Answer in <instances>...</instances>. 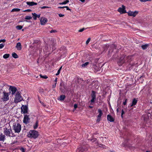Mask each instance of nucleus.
<instances>
[{
    "mask_svg": "<svg viewBox=\"0 0 152 152\" xmlns=\"http://www.w3.org/2000/svg\"><path fill=\"white\" fill-rule=\"evenodd\" d=\"M132 59V56H127L122 57L119 59L118 64L119 66H121L125 62H130Z\"/></svg>",
    "mask_w": 152,
    "mask_h": 152,
    "instance_id": "f257e3e1",
    "label": "nucleus"
},
{
    "mask_svg": "<svg viewBox=\"0 0 152 152\" xmlns=\"http://www.w3.org/2000/svg\"><path fill=\"white\" fill-rule=\"evenodd\" d=\"M38 132L34 130H31L29 131L28 134V137L30 138H33L35 139L38 136Z\"/></svg>",
    "mask_w": 152,
    "mask_h": 152,
    "instance_id": "f03ea898",
    "label": "nucleus"
},
{
    "mask_svg": "<svg viewBox=\"0 0 152 152\" xmlns=\"http://www.w3.org/2000/svg\"><path fill=\"white\" fill-rule=\"evenodd\" d=\"M23 100V98L19 91H17L15 93L14 102L15 103H18Z\"/></svg>",
    "mask_w": 152,
    "mask_h": 152,
    "instance_id": "7ed1b4c3",
    "label": "nucleus"
},
{
    "mask_svg": "<svg viewBox=\"0 0 152 152\" xmlns=\"http://www.w3.org/2000/svg\"><path fill=\"white\" fill-rule=\"evenodd\" d=\"M4 133L5 135L9 137H15V135L13 133L10 127V129H8L6 128L4 131Z\"/></svg>",
    "mask_w": 152,
    "mask_h": 152,
    "instance_id": "20e7f679",
    "label": "nucleus"
},
{
    "mask_svg": "<svg viewBox=\"0 0 152 152\" xmlns=\"http://www.w3.org/2000/svg\"><path fill=\"white\" fill-rule=\"evenodd\" d=\"M13 129L15 133H19L20 132L21 129V126L20 124L18 123H15L13 126Z\"/></svg>",
    "mask_w": 152,
    "mask_h": 152,
    "instance_id": "39448f33",
    "label": "nucleus"
},
{
    "mask_svg": "<svg viewBox=\"0 0 152 152\" xmlns=\"http://www.w3.org/2000/svg\"><path fill=\"white\" fill-rule=\"evenodd\" d=\"M8 94V93H7L5 91H3L2 93V96L1 98V100L4 102L8 100L9 99Z\"/></svg>",
    "mask_w": 152,
    "mask_h": 152,
    "instance_id": "423d86ee",
    "label": "nucleus"
},
{
    "mask_svg": "<svg viewBox=\"0 0 152 152\" xmlns=\"http://www.w3.org/2000/svg\"><path fill=\"white\" fill-rule=\"evenodd\" d=\"M30 118L29 115L26 114L24 115V117L23 120V122L26 124H27L30 122Z\"/></svg>",
    "mask_w": 152,
    "mask_h": 152,
    "instance_id": "0eeeda50",
    "label": "nucleus"
},
{
    "mask_svg": "<svg viewBox=\"0 0 152 152\" xmlns=\"http://www.w3.org/2000/svg\"><path fill=\"white\" fill-rule=\"evenodd\" d=\"M92 93L91 96L92 97V99L90 102H88V104L91 105L93 104L95 99V91H92Z\"/></svg>",
    "mask_w": 152,
    "mask_h": 152,
    "instance_id": "6e6552de",
    "label": "nucleus"
},
{
    "mask_svg": "<svg viewBox=\"0 0 152 152\" xmlns=\"http://www.w3.org/2000/svg\"><path fill=\"white\" fill-rule=\"evenodd\" d=\"M21 113L24 114L28 113V107L26 105H22L21 108Z\"/></svg>",
    "mask_w": 152,
    "mask_h": 152,
    "instance_id": "1a4fd4ad",
    "label": "nucleus"
},
{
    "mask_svg": "<svg viewBox=\"0 0 152 152\" xmlns=\"http://www.w3.org/2000/svg\"><path fill=\"white\" fill-rule=\"evenodd\" d=\"M9 90L10 91L9 93H10L11 92L12 95H14L16 92L17 91V88L15 87L12 86H10Z\"/></svg>",
    "mask_w": 152,
    "mask_h": 152,
    "instance_id": "9d476101",
    "label": "nucleus"
},
{
    "mask_svg": "<svg viewBox=\"0 0 152 152\" xmlns=\"http://www.w3.org/2000/svg\"><path fill=\"white\" fill-rule=\"evenodd\" d=\"M87 150V147L82 145L80 147L77 148V152H83Z\"/></svg>",
    "mask_w": 152,
    "mask_h": 152,
    "instance_id": "9b49d317",
    "label": "nucleus"
},
{
    "mask_svg": "<svg viewBox=\"0 0 152 152\" xmlns=\"http://www.w3.org/2000/svg\"><path fill=\"white\" fill-rule=\"evenodd\" d=\"M127 13L128 15L130 16L135 17L138 14V12L136 11H135L134 12L130 11L128 12Z\"/></svg>",
    "mask_w": 152,
    "mask_h": 152,
    "instance_id": "f8f14e48",
    "label": "nucleus"
},
{
    "mask_svg": "<svg viewBox=\"0 0 152 152\" xmlns=\"http://www.w3.org/2000/svg\"><path fill=\"white\" fill-rule=\"evenodd\" d=\"M125 7L123 5H122V8L120 7L118 9V11L121 13H126L125 10Z\"/></svg>",
    "mask_w": 152,
    "mask_h": 152,
    "instance_id": "ddd939ff",
    "label": "nucleus"
},
{
    "mask_svg": "<svg viewBox=\"0 0 152 152\" xmlns=\"http://www.w3.org/2000/svg\"><path fill=\"white\" fill-rule=\"evenodd\" d=\"M40 20L41 24L42 25H45L48 21L47 19L45 18H40Z\"/></svg>",
    "mask_w": 152,
    "mask_h": 152,
    "instance_id": "4468645a",
    "label": "nucleus"
},
{
    "mask_svg": "<svg viewBox=\"0 0 152 152\" xmlns=\"http://www.w3.org/2000/svg\"><path fill=\"white\" fill-rule=\"evenodd\" d=\"M107 120L111 122L114 121V119L112 116L110 115H108L107 116Z\"/></svg>",
    "mask_w": 152,
    "mask_h": 152,
    "instance_id": "2eb2a0df",
    "label": "nucleus"
},
{
    "mask_svg": "<svg viewBox=\"0 0 152 152\" xmlns=\"http://www.w3.org/2000/svg\"><path fill=\"white\" fill-rule=\"evenodd\" d=\"M137 100L135 98H134L133 99L132 104L130 105V107H132L135 105L137 103Z\"/></svg>",
    "mask_w": 152,
    "mask_h": 152,
    "instance_id": "dca6fc26",
    "label": "nucleus"
},
{
    "mask_svg": "<svg viewBox=\"0 0 152 152\" xmlns=\"http://www.w3.org/2000/svg\"><path fill=\"white\" fill-rule=\"evenodd\" d=\"M26 4L30 6H32L34 5H36L37 4V3L34 2L33 1H27L26 2Z\"/></svg>",
    "mask_w": 152,
    "mask_h": 152,
    "instance_id": "f3484780",
    "label": "nucleus"
},
{
    "mask_svg": "<svg viewBox=\"0 0 152 152\" xmlns=\"http://www.w3.org/2000/svg\"><path fill=\"white\" fill-rule=\"evenodd\" d=\"M5 136L2 133L0 134V141H4L5 139Z\"/></svg>",
    "mask_w": 152,
    "mask_h": 152,
    "instance_id": "a211bd4d",
    "label": "nucleus"
},
{
    "mask_svg": "<svg viewBox=\"0 0 152 152\" xmlns=\"http://www.w3.org/2000/svg\"><path fill=\"white\" fill-rule=\"evenodd\" d=\"M16 48H17V49L19 50H21L22 47L21 45L20 42H19L17 43L16 46Z\"/></svg>",
    "mask_w": 152,
    "mask_h": 152,
    "instance_id": "6ab92c4d",
    "label": "nucleus"
},
{
    "mask_svg": "<svg viewBox=\"0 0 152 152\" xmlns=\"http://www.w3.org/2000/svg\"><path fill=\"white\" fill-rule=\"evenodd\" d=\"M98 112L99 113L98 115L97 116L98 117H101V116L103 114L102 111L100 109H99L98 110Z\"/></svg>",
    "mask_w": 152,
    "mask_h": 152,
    "instance_id": "aec40b11",
    "label": "nucleus"
},
{
    "mask_svg": "<svg viewBox=\"0 0 152 152\" xmlns=\"http://www.w3.org/2000/svg\"><path fill=\"white\" fill-rule=\"evenodd\" d=\"M65 98V96L64 95H62L59 97L58 99L61 101H64Z\"/></svg>",
    "mask_w": 152,
    "mask_h": 152,
    "instance_id": "412c9836",
    "label": "nucleus"
},
{
    "mask_svg": "<svg viewBox=\"0 0 152 152\" xmlns=\"http://www.w3.org/2000/svg\"><path fill=\"white\" fill-rule=\"evenodd\" d=\"M149 46L148 44H145L141 46L143 50H145Z\"/></svg>",
    "mask_w": 152,
    "mask_h": 152,
    "instance_id": "4be33fe9",
    "label": "nucleus"
},
{
    "mask_svg": "<svg viewBox=\"0 0 152 152\" xmlns=\"http://www.w3.org/2000/svg\"><path fill=\"white\" fill-rule=\"evenodd\" d=\"M50 45L52 46V50H54L55 49V48H54V46L55 45V43L54 42V40H53V41L52 40L50 42Z\"/></svg>",
    "mask_w": 152,
    "mask_h": 152,
    "instance_id": "5701e85b",
    "label": "nucleus"
},
{
    "mask_svg": "<svg viewBox=\"0 0 152 152\" xmlns=\"http://www.w3.org/2000/svg\"><path fill=\"white\" fill-rule=\"evenodd\" d=\"M32 14L33 15L34 20H36L37 18V14L36 13H32Z\"/></svg>",
    "mask_w": 152,
    "mask_h": 152,
    "instance_id": "b1692460",
    "label": "nucleus"
},
{
    "mask_svg": "<svg viewBox=\"0 0 152 152\" xmlns=\"http://www.w3.org/2000/svg\"><path fill=\"white\" fill-rule=\"evenodd\" d=\"M12 57L15 58H18V56L15 52L12 53Z\"/></svg>",
    "mask_w": 152,
    "mask_h": 152,
    "instance_id": "393cba45",
    "label": "nucleus"
},
{
    "mask_svg": "<svg viewBox=\"0 0 152 152\" xmlns=\"http://www.w3.org/2000/svg\"><path fill=\"white\" fill-rule=\"evenodd\" d=\"M38 121H37L35 123V125H34V126H33L34 129H37V127L38 126Z\"/></svg>",
    "mask_w": 152,
    "mask_h": 152,
    "instance_id": "a878e982",
    "label": "nucleus"
},
{
    "mask_svg": "<svg viewBox=\"0 0 152 152\" xmlns=\"http://www.w3.org/2000/svg\"><path fill=\"white\" fill-rule=\"evenodd\" d=\"M10 56V54H5L3 56V57L4 59H7Z\"/></svg>",
    "mask_w": 152,
    "mask_h": 152,
    "instance_id": "bb28decb",
    "label": "nucleus"
},
{
    "mask_svg": "<svg viewBox=\"0 0 152 152\" xmlns=\"http://www.w3.org/2000/svg\"><path fill=\"white\" fill-rule=\"evenodd\" d=\"M69 2V0H66V1H64L62 2V3H59V4H65L67 3H68Z\"/></svg>",
    "mask_w": 152,
    "mask_h": 152,
    "instance_id": "cd10ccee",
    "label": "nucleus"
},
{
    "mask_svg": "<svg viewBox=\"0 0 152 152\" xmlns=\"http://www.w3.org/2000/svg\"><path fill=\"white\" fill-rule=\"evenodd\" d=\"M20 10V9L18 8H14L12 10L11 12H19Z\"/></svg>",
    "mask_w": 152,
    "mask_h": 152,
    "instance_id": "c85d7f7f",
    "label": "nucleus"
},
{
    "mask_svg": "<svg viewBox=\"0 0 152 152\" xmlns=\"http://www.w3.org/2000/svg\"><path fill=\"white\" fill-rule=\"evenodd\" d=\"M32 18V17L30 16H26L25 17V19L26 20H30Z\"/></svg>",
    "mask_w": 152,
    "mask_h": 152,
    "instance_id": "c756f323",
    "label": "nucleus"
},
{
    "mask_svg": "<svg viewBox=\"0 0 152 152\" xmlns=\"http://www.w3.org/2000/svg\"><path fill=\"white\" fill-rule=\"evenodd\" d=\"M40 76L41 77L45 79H47L48 78V77L46 75L42 76V75L40 74Z\"/></svg>",
    "mask_w": 152,
    "mask_h": 152,
    "instance_id": "7c9ffc66",
    "label": "nucleus"
},
{
    "mask_svg": "<svg viewBox=\"0 0 152 152\" xmlns=\"http://www.w3.org/2000/svg\"><path fill=\"white\" fill-rule=\"evenodd\" d=\"M23 28V26L20 25H18L16 26V28L18 30H20L21 29Z\"/></svg>",
    "mask_w": 152,
    "mask_h": 152,
    "instance_id": "2f4dec72",
    "label": "nucleus"
},
{
    "mask_svg": "<svg viewBox=\"0 0 152 152\" xmlns=\"http://www.w3.org/2000/svg\"><path fill=\"white\" fill-rule=\"evenodd\" d=\"M88 64H89L88 62H86L85 63L82 64V67H85V66H86Z\"/></svg>",
    "mask_w": 152,
    "mask_h": 152,
    "instance_id": "473e14b6",
    "label": "nucleus"
},
{
    "mask_svg": "<svg viewBox=\"0 0 152 152\" xmlns=\"http://www.w3.org/2000/svg\"><path fill=\"white\" fill-rule=\"evenodd\" d=\"M101 117H97L96 121L97 123H99L101 120Z\"/></svg>",
    "mask_w": 152,
    "mask_h": 152,
    "instance_id": "72a5a7b5",
    "label": "nucleus"
},
{
    "mask_svg": "<svg viewBox=\"0 0 152 152\" xmlns=\"http://www.w3.org/2000/svg\"><path fill=\"white\" fill-rule=\"evenodd\" d=\"M64 82H63V81L62 80L61 83H60V87H62L63 86H64Z\"/></svg>",
    "mask_w": 152,
    "mask_h": 152,
    "instance_id": "f704fd0d",
    "label": "nucleus"
},
{
    "mask_svg": "<svg viewBox=\"0 0 152 152\" xmlns=\"http://www.w3.org/2000/svg\"><path fill=\"white\" fill-rule=\"evenodd\" d=\"M90 40H91V38H88V39L86 41V44L88 45V44L89 42L90 41Z\"/></svg>",
    "mask_w": 152,
    "mask_h": 152,
    "instance_id": "c9c22d12",
    "label": "nucleus"
},
{
    "mask_svg": "<svg viewBox=\"0 0 152 152\" xmlns=\"http://www.w3.org/2000/svg\"><path fill=\"white\" fill-rule=\"evenodd\" d=\"M89 140L92 142H94V141H95V139L94 138H92L91 139H90Z\"/></svg>",
    "mask_w": 152,
    "mask_h": 152,
    "instance_id": "e433bc0d",
    "label": "nucleus"
},
{
    "mask_svg": "<svg viewBox=\"0 0 152 152\" xmlns=\"http://www.w3.org/2000/svg\"><path fill=\"white\" fill-rule=\"evenodd\" d=\"M86 28H83L81 29H80V30H78V32H83V31H84V30L86 29Z\"/></svg>",
    "mask_w": 152,
    "mask_h": 152,
    "instance_id": "4c0bfd02",
    "label": "nucleus"
},
{
    "mask_svg": "<svg viewBox=\"0 0 152 152\" xmlns=\"http://www.w3.org/2000/svg\"><path fill=\"white\" fill-rule=\"evenodd\" d=\"M77 107V104H75L74 105V110H75L76 109Z\"/></svg>",
    "mask_w": 152,
    "mask_h": 152,
    "instance_id": "58836bf2",
    "label": "nucleus"
},
{
    "mask_svg": "<svg viewBox=\"0 0 152 152\" xmlns=\"http://www.w3.org/2000/svg\"><path fill=\"white\" fill-rule=\"evenodd\" d=\"M31 10L30 9H27L23 10V11L24 12H30L31 11Z\"/></svg>",
    "mask_w": 152,
    "mask_h": 152,
    "instance_id": "ea45409f",
    "label": "nucleus"
},
{
    "mask_svg": "<svg viewBox=\"0 0 152 152\" xmlns=\"http://www.w3.org/2000/svg\"><path fill=\"white\" fill-rule=\"evenodd\" d=\"M4 45L2 43L0 44V49L3 48L4 46Z\"/></svg>",
    "mask_w": 152,
    "mask_h": 152,
    "instance_id": "a19ab883",
    "label": "nucleus"
},
{
    "mask_svg": "<svg viewBox=\"0 0 152 152\" xmlns=\"http://www.w3.org/2000/svg\"><path fill=\"white\" fill-rule=\"evenodd\" d=\"M57 31L56 30H52L50 31V33H55L57 32Z\"/></svg>",
    "mask_w": 152,
    "mask_h": 152,
    "instance_id": "79ce46f5",
    "label": "nucleus"
},
{
    "mask_svg": "<svg viewBox=\"0 0 152 152\" xmlns=\"http://www.w3.org/2000/svg\"><path fill=\"white\" fill-rule=\"evenodd\" d=\"M127 99H125V101L123 103L124 105H125L126 104L127 102Z\"/></svg>",
    "mask_w": 152,
    "mask_h": 152,
    "instance_id": "37998d69",
    "label": "nucleus"
},
{
    "mask_svg": "<svg viewBox=\"0 0 152 152\" xmlns=\"http://www.w3.org/2000/svg\"><path fill=\"white\" fill-rule=\"evenodd\" d=\"M60 69H58V71L57 73L56 74V75H59L60 72Z\"/></svg>",
    "mask_w": 152,
    "mask_h": 152,
    "instance_id": "c03bdc74",
    "label": "nucleus"
},
{
    "mask_svg": "<svg viewBox=\"0 0 152 152\" xmlns=\"http://www.w3.org/2000/svg\"><path fill=\"white\" fill-rule=\"evenodd\" d=\"M124 114V112L123 110H122L121 111V116L122 118H123V115Z\"/></svg>",
    "mask_w": 152,
    "mask_h": 152,
    "instance_id": "a18cd8bd",
    "label": "nucleus"
},
{
    "mask_svg": "<svg viewBox=\"0 0 152 152\" xmlns=\"http://www.w3.org/2000/svg\"><path fill=\"white\" fill-rule=\"evenodd\" d=\"M6 42V40L5 39H1L0 40V43L1 42Z\"/></svg>",
    "mask_w": 152,
    "mask_h": 152,
    "instance_id": "49530a36",
    "label": "nucleus"
},
{
    "mask_svg": "<svg viewBox=\"0 0 152 152\" xmlns=\"http://www.w3.org/2000/svg\"><path fill=\"white\" fill-rule=\"evenodd\" d=\"M65 8H66L67 10H70V11L71 10V9H69V8L67 6H65Z\"/></svg>",
    "mask_w": 152,
    "mask_h": 152,
    "instance_id": "de8ad7c7",
    "label": "nucleus"
},
{
    "mask_svg": "<svg viewBox=\"0 0 152 152\" xmlns=\"http://www.w3.org/2000/svg\"><path fill=\"white\" fill-rule=\"evenodd\" d=\"M20 150L22 151V152H25V150L23 148H22L20 149Z\"/></svg>",
    "mask_w": 152,
    "mask_h": 152,
    "instance_id": "09e8293b",
    "label": "nucleus"
},
{
    "mask_svg": "<svg viewBox=\"0 0 152 152\" xmlns=\"http://www.w3.org/2000/svg\"><path fill=\"white\" fill-rule=\"evenodd\" d=\"M49 8L48 7H47V6H44L42 7H41V8H42V9H45L46 8Z\"/></svg>",
    "mask_w": 152,
    "mask_h": 152,
    "instance_id": "8fccbe9b",
    "label": "nucleus"
},
{
    "mask_svg": "<svg viewBox=\"0 0 152 152\" xmlns=\"http://www.w3.org/2000/svg\"><path fill=\"white\" fill-rule=\"evenodd\" d=\"M58 15H59V16L60 17H63V16H64V15H63V14H59Z\"/></svg>",
    "mask_w": 152,
    "mask_h": 152,
    "instance_id": "3c124183",
    "label": "nucleus"
},
{
    "mask_svg": "<svg viewBox=\"0 0 152 152\" xmlns=\"http://www.w3.org/2000/svg\"><path fill=\"white\" fill-rule=\"evenodd\" d=\"M57 77H56L55 78V80H54V81L55 82V83H56V84L57 83Z\"/></svg>",
    "mask_w": 152,
    "mask_h": 152,
    "instance_id": "603ef678",
    "label": "nucleus"
},
{
    "mask_svg": "<svg viewBox=\"0 0 152 152\" xmlns=\"http://www.w3.org/2000/svg\"><path fill=\"white\" fill-rule=\"evenodd\" d=\"M56 83H55V84L54 85H53V86H52L53 87V88H55L56 87Z\"/></svg>",
    "mask_w": 152,
    "mask_h": 152,
    "instance_id": "864d4df0",
    "label": "nucleus"
},
{
    "mask_svg": "<svg viewBox=\"0 0 152 152\" xmlns=\"http://www.w3.org/2000/svg\"><path fill=\"white\" fill-rule=\"evenodd\" d=\"M65 8V6L63 7H58V8H60V9H62V8Z\"/></svg>",
    "mask_w": 152,
    "mask_h": 152,
    "instance_id": "5fc2aeb1",
    "label": "nucleus"
},
{
    "mask_svg": "<svg viewBox=\"0 0 152 152\" xmlns=\"http://www.w3.org/2000/svg\"><path fill=\"white\" fill-rule=\"evenodd\" d=\"M40 14H39V15H37V18H39L40 17Z\"/></svg>",
    "mask_w": 152,
    "mask_h": 152,
    "instance_id": "6e6d98bb",
    "label": "nucleus"
},
{
    "mask_svg": "<svg viewBox=\"0 0 152 152\" xmlns=\"http://www.w3.org/2000/svg\"><path fill=\"white\" fill-rule=\"evenodd\" d=\"M88 107L90 108H92L93 107V106L89 105L88 106Z\"/></svg>",
    "mask_w": 152,
    "mask_h": 152,
    "instance_id": "4d7b16f0",
    "label": "nucleus"
},
{
    "mask_svg": "<svg viewBox=\"0 0 152 152\" xmlns=\"http://www.w3.org/2000/svg\"><path fill=\"white\" fill-rule=\"evenodd\" d=\"M140 0L142 2H145V0Z\"/></svg>",
    "mask_w": 152,
    "mask_h": 152,
    "instance_id": "13d9d810",
    "label": "nucleus"
},
{
    "mask_svg": "<svg viewBox=\"0 0 152 152\" xmlns=\"http://www.w3.org/2000/svg\"><path fill=\"white\" fill-rule=\"evenodd\" d=\"M116 111L117 113H118L119 112V108L118 107L116 109Z\"/></svg>",
    "mask_w": 152,
    "mask_h": 152,
    "instance_id": "bf43d9fd",
    "label": "nucleus"
},
{
    "mask_svg": "<svg viewBox=\"0 0 152 152\" xmlns=\"http://www.w3.org/2000/svg\"><path fill=\"white\" fill-rule=\"evenodd\" d=\"M80 1H81L82 2H83L85 1V0H79Z\"/></svg>",
    "mask_w": 152,
    "mask_h": 152,
    "instance_id": "052dcab7",
    "label": "nucleus"
},
{
    "mask_svg": "<svg viewBox=\"0 0 152 152\" xmlns=\"http://www.w3.org/2000/svg\"><path fill=\"white\" fill-rule=\"evenodd\" d=\"M62 66H61L60 68L59 69H60V71L61 70V69H62Z\"/></svg>",
    "mask_w": 152,
    "mask_h": 152,
    "instance_id": "680f3d73",
    "label": "nucleus"
},
{
    "mask_svg": "<svg viewBox=\"0 0 152 152\" xmlns=\"http://www.w3.org/2000/svg\"><path fill=\"white\" fill-rule=\"evenodd\" d=\"M110 152H115L114 151L110 150Z\"/></svg>",
    "mask_w": 152,
    "mask_h": 152,
    "instance_id": "e2e57ef3",
    "label": "nucleus"
},
{
    "mask_svg": "<svg viewBox=\"0 0 152 152\" xmlns=\"http://www.w3.org/2000/svg\"><path fill=\"white\" fill-rule=\"evenodd\" d=\"M151 0H145V2L146 1H150Z\"/></svg>",
    "mask_w": 152,
    "mask_h": 152,
    "instance_id": "0e129e2a",
    "label": "nucleus"
},
{
    "mask_svg": "<svg viewBox=\"0 0 152 152\" xmlns=\"http://www.w3.org/2000/svg\"><path fill=\"white\" fill-rule=\"evenodd\" d=\"M60 90H62V88H61V87H60Z\"/></svg>",
    "mask_w": 152,
    "mask_h": 152,
    "instance_id": "69168bd1",
    "label": "nucleus"
},
{
    "mask_svg": "<svg viewBox=\"0 0 152 152\" xmlns=\"http://www.w3.org/2000/svg\"><path fill=\"white\" fill-rule=\"evenodd\" d=\"M2 147V145H1L0 144V147Z\"/></svg>",
    "mask_w": 152,
    "mask_h": 152,
    "instance_id": "338daca9",
    "label": "nucleus"
},
{
    "mask_svg": "<svg viewBox=\"0 0 152 152\" xmlns=\"http://www.w3.org/2000/svg\"><path fill=\"white\" fill-rule=\"evenodd\" d=\"M146 152H149V151H146Z\"/></svg>",
    "mask_w": 152,
    "mask_h": 152,
    "instance_id": "774afa93",
    "label": "nucleus"
}]
</instances>
